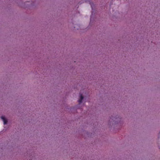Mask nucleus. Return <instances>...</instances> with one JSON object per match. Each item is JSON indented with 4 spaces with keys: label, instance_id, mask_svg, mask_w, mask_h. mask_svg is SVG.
<instances>
[{
    "label": "nucleus",
    "instance_id": "obj_1",
    "mask_svg": "<svg viewBox=\"0 0 160 160\" xmlns=\"http://www.w3.org/2000/svg\"><path fill=\"white\" fill-rule=\"evenodd\" d=\"M1 118L3 122H4V125L6 124L7 123V120L5 118V117L3 116H2L1 117Z\"/></svg>",
    "mask_w": 160,
    "mask_h": 160
},
{
    "label": "nucleus",
    "instance_id": "obj_2",
    "mask_svg": "<svg viewBox=\"0 0 160 160\" xmlns=\"http://www.w3.org/2000/svg\"><path fill=\"white\" fill-rule=\"evenodd\" d=\"M83 98V97L82 95V94L80 95V99L78 100V102L79 103H80L82 102V101Z\"/></svg>",
    "mask_w": 160,
    "mask_h": 160
},
{
    "label": "nucleus",
    "instance_id": "obj_3",
    "mask_svg": "<svg viewBox=\"0 0 160 160\" xmlns=\"http://www.w3.org/2000/svg\"><path fill=\"white\" fill-rule=\"evenodd\" d=\"M158 138L160 140V132L159 133Z\"/></svg>",
    "mask_w": 160,
    "mask_h": 160
}]
</instances>
